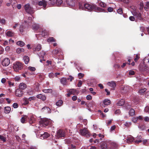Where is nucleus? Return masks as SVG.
I'll return each mask as SVG.
<instances>
[{
	"label": "nucleus",
	"mask_w": 149,
	"mask_h": 149,
	"mask_svg": "<svg viewBox=\"0 0 149 149\" xmlns=\"http://www.w3.org/2000/svg\"><path fill=\"white\" fill-rule=\"evenodd\" d=\"M139 69L142 72H149V58L145 60L143 63H140L139 66Z\"/></svg>",
	"instance_id": "obj_1"
},
{
	"label": "nucleus",
	"mask_w": 149,
	"mask_h": 149,
	"mask_svg": "<svg viewBox=\"0 0 149 149\" xmlns=\"http://www.w3.org/2000/svg\"><path fill=\"white\" fill-rule=\"evenodd\" d=\"M24 8L25 11L28 13H34L33 8L31 7L29 4H25L24 6Z\"/></svg>",
	"instance_id": "obj_2"
},
{
	"label": "nucleus",
	"mask_w": 149,
	"mask_h": 149,
	"mask_svg": "<svg viewBox=\"0 0 149 149\" xmlns=\"http://www.w3.org/2000/svg\"><path fill=\"white\" fill-rule=\"evenodd\" d=\"M84 6L85 9L90 11H92L94 10L95 7V5H91L89 3L84 4Z\"/></svg>",
	"instance_id": "obj_3"
},
{
	"label": "nucleus",
	"mask_w": 149,
	"mask_h": 149,
	"mask_svg": "<svg viewBox=\"0 0 149 149\" xmlns=\"http://www.w3.org/2000/svg\"><path fill=\"white\" fill-rule=\"evenodd\" d=\"M65 135V132L62 130H59L57 132L56 135V138L59 139L60 138L64 137Z\"/></svg>",
	"instance_id": "obj_4"
},
{
	"label": "nucleus",
	"mask_w": 149,
	"mask_h": 149,
	"mask_svg": "<svg viewBox=\"0 0 149 149\" xmlns=\"http://www.w3.org/2000/svg\"><path fill=\"white\" fill-rule=\"evenodd\" d=\"M40 123L43 126H46L49 124L50 121L47 118H44L41 119L40 121Z\"/></svg>",
	"instance_id": "obj_5"
},
{
	"label": "nucleus",
	"mask_w": 149,
	"mask_h": 149,
	"mask_svg": "<svg viewBox=\"0 0 149 149\" xmlns=\"http://www.w3.org/2000/svg\"><path fill=\"white\" fill-rule=\"evenodd\" d=\"M22 64L19 62H17L13 66V68L16 70V71L19 70H21L22 68Z\"/></svg>",
	"instance_id": "obj_6"
},
{
	"label": "nucleus",
	"mask_w": 149,
	"mask_h": 149,
	"mask_svg": "<svg viewBox=\"0 0 149 149\" xmlns=\"http://www.w3.org/2000/svg\"><path fill=\"white\" fill-rule=\"evenodd\" d=\"M133 15L136 17V18L141 20H143V18L141 17V14L138 11H134L132 13Z\"/></svg>",
	"instance_id": "obj_7"
},
{
	"label": "nucleus",
	"mask_w": 149,
	"mask_h": 149,
	"mask_svg": "<svg viewBox=\"0 0 149 149\" xmlns=\"http://www.w3.org/2000/svg\"><path fill=\"white\" fill-rule=\"evenodd\" d=\"M79 132L82 135H86V137H89L90 136V135L88 131L85 129H80Z\"/></svg>",
	"instance_id": "obj_8"
},
{
	"label": "nucleus",
	"mask_w": 149,
	"mask_h": 149,
	"mask_svg": "<svg viewBox=\"0 0 149 149\" xmlns=\"http://www.w3.org/2000/svg\"><path fill=\"white\" fill-rule=\"evenodd\" d=\"M100 147L101 149H109L108 147L107 142H103L101 143Z\"/></svg>",
	"instance_id": "obj_9"
},
{
	"label": "nucleus",
	"mask_w": 149,
	"mask_h": 149,
	"mask_svg": "<svg viewBox=\"0 0 149 149\" xmlns=\"http://www.w3.org/2000/svg\"><path fill=\"white\" fill-rule=\"evenodd\" d=\"M15 94L16 96L21 97L23 95V91L19 89H17L15 91Z\"/></svg>",
	"instance_id": "obj_10"
},
{
	"label": "nucleus",
	"mask_w": 149,
	"mask_h": 149,
	"mask_svg": "<svg viewBox=\"0 0 149 149\" xmlns=\"http://www.w3.org/2000/svg\"><path fill=\"white\" fill-rule=\"evenodd\" d=\"M47 2L45 0H42L40 1L38 3V5L40 6H43L44 9H46L47 5Z\"/></svg>",
	"instance_id": "obj_11"
},
{
	"label": "nucleus",
	"mask_w": 149,
	"mask_h": 149,
	"mask_svg": "<svg viewBox=\"0 0 149 149\" xmlns=\"http://www.w3.org/2000/svg\"><path fill=\"white\" fill-rule=\"evenodd\" d=\"M10 63V60L8 58H6L2 61L3 65L6 66H8Z\"/></svg>",
	"instance_id": "obj_12"
},
{
	"label": "nucleus",
	"mask_w": 149,
	"mask_h": 149,
	"mask_svg": "<svg viewBox=\"0 0 149 149\" xmlns=\"http://www.w3.org/2000/svg\"><path fill=\"white\" fill-rule=\"evenodd\" d=\"M107 143L108 144V147L109 148V149L116 147L117 146L116 144L114 142H107Z\"/></svg>",
	"instance_id": "obj_13"
},
{
	"label": "nucleus",
	"mask_w": 149,
	"mask_h": 149,
	"mask_svg": "<svg viewBox=\"0 0 149 149\" xmlns=\"http://www.w3.org/2000/svg\"><path fill=\"white\" fill-rule=\"evenodd\" d=\"M40 34L43 36H44L48 34V32L45 29H40Z\"/></svg>",
	"instance_id": "obj_14"
},
{
	"label": "nucleus",
	"mask_w": 149,
	"mask_h": 149,
	"mask_svg": "<svg viewBox=\"0 0 149 149\" xmlns=\"http://www.w3.org/2000/svg\"><path fill=\"white\" fill-rule=\"evenodd\" d=\"M66 3L68 6H73L75 5V2L73 0H66Z\"/></svg>",
	"instance_id": "obj_15"
},
{
	"label": "nucleus",
	"mask_w": 149,
	"mask_h": 149,
	"mask_svg": "<svg viewBox=\"0 0 149 149\" xmlns=\"http://www.w3.org/2000/svg\"><path fill=\"white\" fill-rule=\"evenodd\" d=\"M26 84L24 83H21L19 86V89H20L24 90L26 88Z\"/></svg>",
	"instance_id": "obj_16"
},
{
	"label": "nucleus",
	"mask_w": 149,
	"mask_h": 149,
	"mask_svg": "<svg viewBox=\"0 0 149 149\" xmlns=\"http://www.w3.org/2000/svg\"><path fill=\"white\" fill-rule=\"evenodd\" d=\"M94 10L95 11H98L99 12H105V10L97 7L96 5H95V7Z\"/></svg>",
	"instance_id": "obj_17"
},
{
	"label": "nucleus",
	"mask_w": 149,
	"mask_h": 149,
	"mask_svg": "<svg viewBox=\"0 0 149 149\" xmlns=\"http://www.w3.org/2000/svg\"><path fill=\"white\" fill-rule=\"evenodd\" d=\"M37 97L38 98L40 99L43 101L45 100L46 99L45 96L41 94H39L37 95Z\"/></svg>",
	"instance_id": "obj_18"
},
{
	"label": "nucleus",
	"mask_w": 149,
	"mask_h": 149,
	"mask_svg": "<svg viewBox=\"0 0 149 149\" xmlns=\"http://www.w3.org/2000/svg\"><path fill=\"white\" fill-rule=\"evenodd\" d=\"M32 29L35 31H37L40 28L38 24H34L32 26Z\"/></svg>",
	"instance_id": "obj_19"
},
{
	"label": "nucleus",
	"mask_w": 149,
	"mask_h": 149,
	"mask_svg": "<svg viewBox=\"0 0 149 149\" xmlns=\"http://www.w3.org/2000/svg\"><path fill=\"white\" fill-rule=\"evenodd\" d=\"M49 136V134L47 132H45L43 134H41V139H42V137L43 139H46Z\"/></svg>",
	"instance_id": "obj_20"
},
{
	"label": "nucleus",
	"mask_w": 149,
	"mask_h": 149,
	"mask_svg": "<svg viewBox=\"0 0 149 149\" xmlns=\"http://www.w3.org/2000/svg\"><path fill=\"white\" fill-rule=\"evenodd\" d=\"M60 81L61 83L64 85H67V79L66 78L63 77L61 79Z\"/></svg>",
	"instance_id": "obj_21"
},
{
	"label": "nucleus",
	"mask_w": 149,
	"mask_h": 149,
	"mask_svg": "<svg viewBox=\"0 0 149 149\" xmlns=\"http://www.w3.org/2000/svg\"><path fill=\"white\" fill-rule=\"evenodd\" d=\"M108 84L113 88H115L116 86V84L114 81L109 82L108 83Z\"/></svg>",
	"instance_id": "obj_22"
},
{
	"label": "nucleus",
	"mask_w": 149,
	"mask_h": 149,
	"mask_svg": "<svg viewBox=\"0 0 149 149\" xmlns=\"http://www.w3.org/2000/svg\"><path fill=\"white\" fill-rule=\"evenodd\" d=\"M103 103L105 105H108L111 103V101L110 100L107 99L103 101Z\"/></svg>",
	"instance_id": "obj_23"
},
{
	"label": "nucleus",
	"mask_w": 149,
	"mask_h": 149,
	"mask_svg": "<svg viewBox=\"0 0 149 149\" xmlns=\"http://www.w3.org/2000/svg\"><path fill=\"white\" fill-rule=\"evenodd\" d=\"M125 103V101L124 100L122 99L118 101L117 103V104L118 106L123 105Z\"/></svg>",
	"instance_id": "obj_24"
},
{
	"label": "nucleus",
	"mask_w": 149,
	"mask_h": 149,
	"mask_svg": "<svg viewBox=\"0 0 149 149\" xmlns=\"http://www.w3.org/2000/svg\"><path fill=\"white\" fill-rule=\"evenodd\" d=\"M23 59L26 64H27L29 61V58L28 56H24Z\"/></svg>",
	"instance_id": "obj_25"
},
{
	"label": "nucleus",
	"mask_w": 149,
	"mask_h": 149,
	"mask_svg": "<svg viewBox=\"0 0 149 149\" xmlns=\"http://www.w3.org/2000/svg\"><path fill=\"white\" fill-rule=\"evenodd\" d=\"M41 49V46L40 45H38L37 47L35 48H33V49L34 51H39Z\"/></svg>",
	"instance_id": "obj_26"
},
{
	"label": "nucleus",
	"mask_w": 149,
	"mask_h": 149,
	"mask_svg": "<svg viewBox=\"0 0 149 149\" xmlns=\"http://www.w3.org/2000/svg\"><path fill=\"white\" fill-rule=\"evenodd\" d=\"M11 110V108L9 107H5L4 109V112L6 113H9Z\"/></svg>",
	"instance_id": "obj_27"
},
{
	"label": "nucleus",
	"mask_w": 149,
	"mask_h": 149,
	"mask_svg": "<svg viewBox=\"0 0 149 149\" xmlns=\"http://www.w3.org/2000/svg\"><path fill=\"white\" fill-rule=\"evenodd\" d=\"M42 109L43 111L45 110V111L47 113H50V111H51L50 109L48 107H44L42 108Z\"/></svg>",
	"instance_id": "obj_28"
},
{
	"label": "nucleus",
	"mask_w": 149,
	"mask_h": 149,
	"mask_svg": "<svg viewBox=\"0 0 149 149\" xmlns=\"http://www.w3.org/2000/svg\"><path fill=\"white\" fill-rule=\"evenodd\" d=\"M27 116L26 115H24L21 119V122L24 123H25L26 119L27 118Z\"/></svg>",
	"instance_id": "obj_29"
},
{
	"label": "nucleus",
	"mask_w": 149,
	"mask_h": 149,
	"mask_svg": "<svg viewBox=\"0 0 149 149\" xmlns=\"http://www.w3.org/2000/svg\"><path fill=\"white\" fill-rule=\"evenodd\" d=\"M17 44L22 47L24 45L25 43L22 41H19L17 42Z\"/></svg>",
	"instance_id": "obj_30"
},
{
	"label": "nucleus",
	"mask_w": 149,
	"mask_h": 149,
	"mask_svg": "<svg viewBox=\"0 0 149 149\" xmlns=\"http://www.w3.org/2000/svg\"><path fill=\"white\" fill-rule=\"evenodd\" d=\"M14 33L11 31H9L7 32L6 35L9 37H12L14 35Z\"/></svg>",
	"instance_id": "obj_31"
},
{
	"label": "nucleus",
	"mask_w": 149,
	"mask_h": 149,
	"mask_svg": "<svg viewBox=\"0 0 149 149\" xmlns=\"http://www.w3.org/2000/svg\"><path fill=\"white\" fill-rule=\"evenodd\" d=\"M61 50L60 49H56L54 50L52 53H53L55 55H57L58 53L60 52H61Z\"/></svg>",
	"instance_id": "obj_32"
},
{
	"label": "nucleus",
	"mask_w": 149,
	"mask_h": 149,
	"mask_svg": "<svg viewBox=\"0 0 149 149\" xmlns=\"http://www.w3.org/2000/svg\"><path fill=\"white\" fill-rule=\"evenodd\" d=\"M129 114L131 116H133L135 115V111L133 109H131L129 112Z\"/></svg>",
	"instance_id": "obj_33"
},
{
	"label": "nucleus",
	"mask_w": 149,
	"mask_h": 149,
	"mask_svg": "<svg viewBox=\"0 0 149 149\" xmlns=\"http://www.w3.org/2000/svg\"><path fill=\"white\" fill-rule=\"evenodd\" d=\"M24 49L23 48H18L16 50V52L18 54L24 52Z\"/></svg>",
	"instance_id": "obj_34"
},
{
	"label": "nucleus",
	"mask_w": 149,
	"mask_h": 149,
	"mask_svg": "<svg viewBox=\"0 0 149 149\" xmlns=\"http://www.w3.org/2000/svg\"><path fill=\"white\" fill-rule=\"evenodd\" d=\"M134 139V138L132 137H130L128 138V139H127V142L130 143H131L132 142H133Z\"/></svg>",
	"instance_id": "obj_35"
},
{
	"label": "nucleus",
	"mask_w": 149,
	"mask_h": 149,
	"mask_svg": "<svg viewBox=\"0 0 149 149\" xmlns=\"http://www.w3.org/2000/svg\"><path fill=\"white\" fill-rule=\"evenodd\" d=\"M76 90L74 89H71L67 91V92L70 93L71 94H73L75 92Z\"/></svg>",
	"instance_id": "obj_36"
},
{
	"label": "nucleus",
	"mask_w": 149,
	"mask_h": 149,
	"mask_svg": "<svg viewBox=\"0 0 149 149\" xmlns=\"http://www.w3.org/2000/svg\"><path fill=\"white\" fill-rule=\"evenodd\" d=\"M56 41V40L53 37L49 38L47 40V42H52Z\"/></svg>",
	"instance_id": "obj_37"
},
{
	"label": "nucleus",
	"mask_w": 149,
	"mask_h": 149,
	"mask_svg": "<svg viewBox=\"0 0 149 149\" xmlns=\"http://www.w3.org/2000/svg\"><path fill=\"white\" fill-rule=\"evenodd\" d=\"M62 101L61 100H59L56 103V104L57 106H60L62 105Z\"/></svg>",
	"instance_id": "obj_38"
},
{
	"label": "nucleus",
	"mask_w": 149,
	"mask_h": 149,
	"mask_svg": "<svg viewBox=\"0 0 149 149\" xmlns=\"http://www.w3.org/2000/svg\"><path fill=\"white\" fill-rule=\"evenodd\" d=\"M43 91L45 93H51L52 92V90L50 89H44L43 90Z\"/></svg>",
	"instance_id": "obj_39"
},
{
	"label": "nucleus",
	"mask_w": 149,
	"mask_h": 149,
	"mask_svg": "<svg viewBox=\"0 0 149 149\" xmlns=\"http://www.w3.org/2000/svg\"><path fill=\"white\" fill-rule=\"evenodd\" d=\"M146 90V88L141 89L139 90V93L140 94H142L145 92Z\"/></svg>",
	"instance_id": "obj_40"
},
{
	"label": "nucleus",
	"mask_w": 149,
	"mask_h": 149,
	"mask_svg": "<svg viewBox=\"0 0 149 149\" xmlns=\"http://www.w3.org/2000/svg\"><path fill=\"white\" fill-rule=\"evenodd\" d=\"M99 5L101 7L103 8H105L106 6V4L103 2H100L99 3Z\"/></svg>",
	"instance_id": "obj_41"
},
{
	"label": "nucleus",
	"mask_w": 149,
	"mask_h": 149,
	"mask_svg": "<svg viewBox=\"0 0 149 149\" xmlns=\"http://www.w3.org/2000/svg\"><path fill=\"white\" fill-rule=\"evenodd\" d=\"M63 2L62 0H56V3L58 6L60 5Z\"/></svg>",
	"instance_id": "obj_42"
},
{
	"label": "nucleus",
	"mask_w": 149,
	"mask_h": 149,
	"mask_svg": "<svg viewBox=\"0 0 149 149\" xmlns=\"http://www.w3.org/2000/svg\"><path fill=\"white\" fill-rule=\"evenodd\" d=\"M35 121V119L31 117L29 120V123L30 124L33 123Z\"/></svg>",
	"instance_id": "obj_43"
},
{
	"label": "nucleus",
	"mask_w": 149,
	"mask_h": 149,
	"mask_svg": "<svg viewBox=\"0 0 149 149\" xmlns=\"http://www.w3.org/2000/svg\"><path fill=\"white\" fill-rule=\"evenodd\" d=\"M130 87L128 86H126L125 87V92H127L128 91H129L130 90Z\"/></svg>",
	"instance_id": "obj_44"
},
{
	"label": "nucleus",
	"mask_w": 149,
	"mask_h": 149,
	"mask_svg": "<svg viewBox=\"0 0 149 149\" xmlns=\"http://www.w3.org/2000/svg\"><path fill=\"white\" fill-rule=\"evenodd\" d=\"M24 105L27 104L29 103V101L28 99L26 98H24Z\"/></svg>",
	"instance_id": "obj_45"
},
{
	"label": "nucleus",
	"mask_w": 149,
	"mask_h": 149,
	"mask_svg": "<svg viewBox=\"0 0 149 149\" xmlns=\"http://www.w3.org/2000/svg\"><path fill=\"white\" fill-rule=\"evenodd\" d=\"M84 76V74L81 73H79L78 74V77L80 79L81 78L83 77Z\"/></svg>",
	"instance_id": "obj_46"
},
{
	"label": "nucleus",
	"mask_w": 149,
	"mask_h": 149,
	"mask_svg": "<svg viewBox=\"0 0 149 149\" xmlns=\"http://www.w3.org/2000/svg\"><path fill=\"white\" fill-rule=\"evenodd\" d=\"M0 139L3 142H5L6 141V138L3 136L0 135Z\"/></svg>",
	"instance_id": "obj_47"
},
{
	"label": "nucleus",
	"mask_w": 149,
	"mask_h": 149,
	"mask_svg": "<svg viewBox=\"0 0 149 149\" xmlns=\"http://www.w3.org/2000/svg\"><path fill=\"white\" fill-rule=\"evenodd\" d=\"M117 13L120 14H122L123 13V10L122 8H119L118 9L117 11Z\"/></svg>",
	"instance_id": "obj_48"
},
{
	"label": "nucleus",
	"mask_w": 149,
	"mask_h": 149,
	"mask_svg": "<svg viewBox=\"0 0 149 149\" xmlns=\"http://www.w3.org/2000/svg\"><path fill=\"white\" fill-rule=\"evenodd\" d=\"M24 26L23 25H20L19 28V31L20 32H23L24 31Z\"/></svg>",
	"instance_id": "obj_49"
},
{
	"label": "nucleus",
	"mask_w": 149,
	"mask_h": 149,
	"mask_svg": "<svg viewBox=\"0 0 149 149\" xmlns=\"http://www.w3.org/2000/svg\"><path fill=\"white\" fill-rule=\"evenodd\" d=\"M74 79L73 77L71 75H70L69 77L67 78V80H69L70 79V81H72Z\"/></svg>",
	"instance_id": "obj_50"
},
{
	"label": "nucleus",
	"mask_w": 149,
	"mask_h": 149,
	"mask_svg": "<svg viewBox=\"0 0 149 149\" xmlns=\"http://www.w3.org/2000/svg\"><path fill=\"white\" fill-rule=\"evenodd\" d=\"M49 78H53L54 77V75L53 73H51L49 74Z\"/></svg>",
	"instance_id": "obj_51"
},
{
	"label": "nucleus",
	"mask_w": 149,
	"mask_h": 149,
	"mask_svg": "<svg viewBox=\"0 0 149 149\" xmlns=\"http://www.w3.org/2000/svg\"><path fill=\"white\" fill-rule=\"evenodd\" d=\"M29 70L31 71H34L36 70V68H35L33 67H29Z\"/></svg>",
	"instance_id": "obj_52"
},
{
	"label": "nucleus",
	"mask_w": 149,
	"mask_h": 149,
	"mask_svg": "<svg viewBox=\"0 0 149 149\" xmlns=\"http://www.w3.org/2000/svg\"><path fill=\"white\" fill-rule=\"evenodd\" d=\"M140 57L138 55L136 54V58L134 59V61L135 62H136L137 61L139 58Z\"/></svg>",
	"instance_id": "obj_53"
},
{
	"label": "nucleus",
	"mask_w": 149,
	"mask_h": 149,
	"mask_svg": "<svg viewBox=\"0 0 149 149\" xmlns=\"http://www.w3.org/2000/svg\"><path fill=\"white\" fill-rule=\"evenodd\" d=\"M137 118L134 117L132 118V121L134 123H136L137 122Z\"/></svg>",
	"instance_id": "obj_54"
},
{
	"label": "nucleus",
	"mask_w": 149,
	"mask_h": 149,
	"mask_svg": "<svg viewBox=\"0 0 149 149\" xmlns=\"http://www.w3.org/2000/svg\"><path fill=\"white\" fill-rule=\"evenodd\" d=\"M135 72L133 71L130 70L129 72V74L130 75H132L134 74Z\"/></svg>",
	"instance_id": "obj_55"
},
{
	"label": "nucleus",
	"mask_w": 149,
	"mask_h": 149,
	"mask_svg": "<svg viewBox=\"0 0 149 149\" xmlns=\"http://www.w3.org/2000/svg\"><path fill=\"white\" fill-rule=\"evenodd\" d=\"M13 107L14 108H17L18 107V104L16 103H14L13 104Z\"/></svg>",
	"instance_id": "obj_56"
},
{
	"label": "nucleus",
	"mask_w": 149,
	"mask_h": 149,
	"mask_svg": "<svg viewBox=\"0 0 149 149\" xmlns=\"http://www.w3.org/2000/svg\"><path fill=\"white\" fill-rule=\"evenodd\" d=\"M129 19L131 21H134L135 20V18L134 16H130L129 17Z\"/></svg>",
	"instance_id": "obj_57"
},
{
	"label": "nucleus",
	"mask_w": 149,
	"mask_h": 149,
	"mask_svg": "<svg viewBox=\"0 0 149 149\" xmlns=\"http://www.w3.org/2000/svg\"><path fill=\"white\" fill-rule=\"evenodd\" d=\"M113 8L110 7H108L107 9V10L109 12H111L113 11Z\"/></svg>",
	"instance_id": "obj_58"
},
{
	"label": "nucleus",
	"mask_w": 149,
	"mask_h": 149,
	"mask_svg": "<svg viewBox=\"0 0 149 149\" xmlns=\"http://www.w3.org/2000/svg\"><path fill=\"white\" fill-rule=\"evenodd\" d=\"M115 113L116 114H119L120 113V110L119 109H117L115 111Z\"/></svg>",
	"instance_id": "obj_59"
},
{
	"label": "nucleus",
	"mask_w": 149,
	"mask_h": 149,
	"mask_svg": "<svg viewBox=\"0 0 149 149\" xmlns=\"http://www.w3.org/2000/svg\"><path fill=\"white\" fill-rule=\"evenodd\" d=\"M82 82L81 80H79V81L78 84L77 85V86L78 87H80L81 86L82 84Z\"/></svg>",
	"instance_id": "obj_60"
},
{
	"label": "nucleus",
	"mask_w": 149,
	"mask_h": 149,
	"mask_svg": "<svg viewBox=\"0 0 149 149\" xmlns=\"http://www.w3.org/2000/svg\"><path fill=\"white\" fill-rule=\"evenodd\" d=\"M86 98L87 100H90L92 99V97L91 95H88L86 96Z\"/></svg>",
	"instance_id": "obj_61"
},
{
	"label": "nucleus",
	"mask_w": 149,
	"mask_h": 149,
	"mask_svg": "<svg viewBox=\"0 0 149 149\" xmlns=\"http://www.w3.org/2000/svg\"><path fill=\"white\" fill-rule=\"evenodd\" d=\"M140 30L142 32H144L145 30V28L144 27H141Z\"/></svg>",
	"instance_id": "obj_62"
},
{
	"label": "nucleus",
	"mask_w": 149,
	"mask_h": 149,
	"mask_svg": "<svg viewBox=\"0 0 149 149\" xmlns=\"http://www.w3.org/2000/svg\"><path fill=\"white\" fill-rule=\"evenodd\" d=\"M1 22L2 24H5V20L4 19H2L1 20Z\"/></svg>",
	"instance_id": "obj_63"
},
{
	"label": "nucleus",
	"mask_w": 149,
	"mask_h": 149,
	"mask_svg": "<svg viewBox=\"0 0 149 149\" xmlns=\"http://www.w3.org/2000/svg\"><path fill=\"white\" fill-rule=\"evenodd\" d=\"M144 120L146 122L149 121V118L148 117H146L144 118Z\"/></svg>",
	"instance_id": "obj_64"
}]
</instances>
